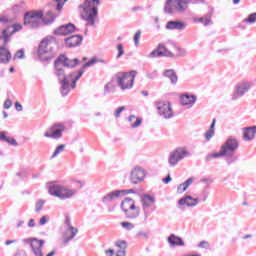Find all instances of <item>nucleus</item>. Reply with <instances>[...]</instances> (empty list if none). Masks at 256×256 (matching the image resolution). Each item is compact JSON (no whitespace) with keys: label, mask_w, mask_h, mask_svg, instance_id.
<instances>
[{"label":"nucleus","mask_w":256,"mask_h":256,"mask_svg":"<svg viewBox=\"0 0 256 256\" xmlns=\"http://www.w3.org/2000/svg\"><path fill=\"white\" fill-rule=\"evenodd\" d=\"M79 65V59H69L65 55H61L56 61H55V69H56V75L61 83V94L63 97L65 95H69V92L72 89H75L77 86V81L81 79L83 76V70L74 71L68 75H65V68L64 67H77Z\"/></svg>","instance_id":"nucleus-1"},{"label":"nucleus","mask_w":256,"mask_h":256,"mask_svg":"<svg viewBox=\"0 0 256 256\" xmlns=\"http://www.w3.org/2000/svg\"><path fill=\"white\" fill-rule=\"evenodd\" d=\"M57 18V15L53 14L52 11H48L46 15L43 17V11H31L27 12L24 15V25L29 27V29H37V27H41L44 25H51L53 21Z\"/></svg>","instance_id":"nucleus-2"},{"label":"nucleus","mask_w":256,"mask_h":256,"mask_svg":"<svg viewBox=\"0 0 256 256\" xmlns=\"http://www.w3.org/2000/svg\"><path fill=\"white\" fill-rule=\"evenodd\" d=\"M99 0H85L82 5L79 6L81 18L86 21V25L91 27L95 26V19H97Z\"/></svg>","instance_id":"nucleus-3"},{"label":"nucleus","mask_w":256,"mask_h":256,"mask_svg":"<svg viewBox=\"0 0 256 256\" xmlns=\"http://www.w3.org/2000/svg\"><path fill=\"white\" fill-rule=\"evenodd\" d=\"M47 188L49 195L57 197L61 201L71 199V197H75V195H77V190L55 182L49 183Z\"/></svg>","instance_id":"nucleus-4"},{"label":"nucleus","mask_w":256,"mask_h":256,"mask_svg":"<svg viewBox=\"0 0 256 256\" xmlns=\"http://www.w3.org/2000/svg\"><path fill=\"white\" fill-rule=\"evenodd\" d=\"M135 77H137V71H130V72H118L115 74L114 79L122 89V91H125L126 89H133V83L135 81Z\"/></svg>","instance_id":"nucleus-5"},{"label":"nucleus","mask_w":256,"mask_h":256,"mask_svg":"<svg viewBox=\"0 0 256 256\" xmlns=\"http://www.w3.org/2000/svg\"><path fill=\"white\" fill-rule=\"evenodd\" d=\"M140 203L143 211V223L147 224L151 213L157 209L155 207V198L149 194H142L140 196Z\"/></svg>","instance_id":"nucleus-6"},{"label":"nucleus","mask_w":256,"mask_h":256,"mask_svg":"<svg viewBox=\"0 0 256 256\" xmlns=\"http://www.w3.org/2000/svg\"><path fill=\"white\" fill-rule=\"evenodd\" d=\"M191 0H167L164 11L165 13L173 14L175 11L177 13H185L189 9Z\"/></svg>","instance_id":"nucleus-7"},{"label":"nucleus","mask_w":256,"mask_h":256,"mask_svg":"<svg viewBox=\"0 0 256 256\" xmlns=\"http://www.w3.org/2000/svg\"><path fill=\"white\" fill-rule=\"evenodd\" d=\"M53 41H55V38L47 37L40 42L38 48V55L41 59H44V61H49L53 59V53H51L53 49Z\"/></svg>","instance_id":"nucleus-8"},{"label":"nucleus","mask_w":256,"mask_h":256,"mask_svg":"<svg viewBox=\"0 0 256 256\" xmlns=\"http://www.w3.org/2000/svg\"><path fill=\"white\" fill-rule=\"evenodd\" d=\"M185 157H191V152L187 147H178L174 151L170 152L168 157V163L170 167H175L179 164V161H183Z\"/></svg>","instance_id":"nucleus-9"},{"label":"nucleus","mask_w":256,"mask_h":256,"mask_svg":"<svg viewBox=\"0 0 256 256\" xmlns=\"http://www.w3.org/2000/svg\"><path fill=\"white\" fill-rule=\"evenodd\" d=\"M221 148L224 150L226 157H233L235 155V150L239 149V141L237 138L230 136Z\"/></svg>","instance_id":"nucleus-10"},{"label":"nucleus","mask_w":256,"mask_h":256,"mask_svg":"<svg viewBox=\"0 0 256 256\" xmlns=\"http://www.w3.org/2000/svg\"><path fill=\"white\" fill-rule=\"evenodd\" d=\"M251 87H253V82H240L238 85H236L234 93L232 95V100L237 101L240 97L245 96V93H249L251 90Z\"/></svg>","instance_id":"nucleus-11"},{"label":"nucleus","mask_w":256,"mask_h":256,"mask_svg":"<svg viewBox=\"0 0 256 256\" xmlns=\"http://www.w3.org/2000/svg\"><path fill=\"white\" fill-rule=\"evenodd\" d=\"M156 108L160 117L164 119H173V108H171V103L169 102H157Z\"/></svg>","instance_id":"nucleus-12"},{"label":"nucleus","mask_w":256,"mask_h":256,"mask_svg":"<svg viewBox=\"0 0 256 256\" xmlns=\"http://www.w3.org/2000/svg\"><path fill=\"white\" fill-rule=\"evenodd\" d=\"M145 177H147V170L140 166L134 167L130 173V181L133 185L141 183L145 180Z\"/></svg>","instance_id":"nucleus-13"},{"label":"nucleus","mask_w":256,"mask_h":256,"mask_svg":"<svg viewBox=\"0 0 256 256\" xmlns=\"http://www.w3.org/2000/svg\"><path fill=\"white\" fill-rule=\"evenodd\" d=\"M64 131L65 126L63 124H55L44 133V137H47L48 139H61Z\"/></svg>","instance_id":"nucleus-14"},{"label":"nucleus","mask_w":256,"mask_h":256,"mask_svg":"<svg viewBox=\"0 0 256 256\" xmlns=\"http://www.w3.org/2000/svg\"><path fill=\"white\" fill-rule=\"evenodd\" d=\"M155 57H175V54L169 51L165 45L159 44L155 50L147 55L148 59H155Z\"/></svg>","instance_id":"nucleus-15"},{"label":"nucleus","mask_w":256,"mask_h":256,"mask_svg":"<svg viewBox=\"0 0 256 256\" xmlns=\"http://www.w3.org/2000/svg\"><path fill=\"white\" fill-rule=\"evenodd\" d=\"M24 243H28V245H30L35 256H43V251L41 247L45 245V240H39L37 238H28L24 240Z\"/></svg>","instance_id":"nucleus-16"},{"label":"nucleus","mask_w":256,"mask_h":256,"mask_svg":"<svg viewBox=\"0 0 256 256\" xmlns=\"http://www.w3.org/2000/svg\"><path fill=\"white\" fill-rule=\"evenodd\" d=\"M123 195H125V190L109 192L102 198V203H112V201H117V199H120Z\"/></svg>","instance_id":"nucleus-17"},{"label":"nucleus","mask_w":256,"mask_h":256,"mask_svg":"<svg viewBox=\"0 0 256 256\" xmlns=\"http://www.w3.org/2000/svg\"><path fill=\"white\" fill-rule=\"evenodd\" d=\"M165 28L168 31H185L187 29V23L183 21H168Z\"/></svg>","instance_id":"nucleus-18"},{"label":"nucleus","mask_w":256,"mask_h":256,"mask_svg":"<svg viewBox=\"0 0 256 256\" xmlns=\"http://www.w3.org/2000/svg\"><path fill=\"white\" fill-rule=\"evenodd\" d=\"M75 31V25L68 23L54 30V35H71Z\"/></svg>","instance_id":"nucleus-19"},{"label":"nucleus","mask_w":256,"mask_h":256,"mask_svg":"<svg viewBox=\"0 0 256 256\" xmlns=\"http://www.w3.org/2000/svg\"><path fill=\"white\" fill-rule=\"evenodd\" d=\"M178 205H186V207H197V205H199V198H194L191 195H187L178 201Z\"/></svg>","instance_id":"nucleus-20"},{"label":"nucleus","mask_w":256,"mask_h":256,"mask_svg":"<svg viewBox=\"0 0 256 256\" xmlns=\"http://www.w3.org/2000/svg\"><path fill=\"white\" fill-rule=\"evenodd\" d=\"M65 45L66 47L73 48V47H79L83 41V37L80 35H73L70 37L65 38Z\"/></svg>","instance_id":"nucleus-21"},{"label":"nucleus","mask_w":256,"mask_h":256,"mask_svg":"<svg viewBox=\"0 0 256 256\" xmlns=\"http://www.w3.org/2000/svg\"><path fill=\"white\" fill-rule=\"evenodd\" d=\"M79 233V230L68 224V227L64 233V243L67 244L72 239H75V236Z\"/></svg>","instance_id":"nucleus-22"},{"label":"nucleus","mask_w":256,"mask_h":256,"mask_svg":"<svg viewBox=\"0 0 256 256\" xmlns=\"http://www.w3.org/2000/svg\"><path fill=\"white\" fill-rule=\"evenodd\" d=\"M244 141H253L256 135V126L245 127L242 129Z\"/></svg>","instance_id":"nucleus-23"},{"label":"nucleus","mask_w":256,"mask_h":256,"mask_svg":"<svg viewBox=\"0 0 256 256\" xmlns=\"http://www.w3.org/2000/svg\"><path fill=\"white\" fill-rule=\"evenodd\" d=\"M180 101L181 104L184 105V107H193V105H195V102L197 101V97L191 94H183L180 97Z\"/></svg>","instance_id":"nucleus-24"},{"label":"nucleus","mask_w":256,"mask_h":256,"mask_svg":"<svg viewBox=\"0 0 256 256\" xmlns=\"http://www.w3.org/2000/svg\"><path fill=\"white\" fill-rule=\"evenodd\" d=\"M170 247H184L185 241L183 238L176 236L175 234H171L167 239Z\"/></svg>","instance_id":"nucleus-25"},{"label":"nucleus","mask_w":256,"mask_h":256,"mask_svg":"<svg viewBox=\"0 0 256 256\" xmlns=\"http://www.w3.org/2000/svg\"><path fill=\"white\" fill-rule=\"evenodd\" d=\"M11 57L12 55L9 49L7 48L0 49V63H2L3 65L9 64V62L11 61Z\"/></svg>","instance_id":"nucleus-26"},{"label":"nucleus","mask_w":256,"mask_h":256,"mask_svg":"<svg viewBox=\"0 0 256 256\" xmlns=\"http://www.w3.org/2000/svg\"><path fill=\"white\" fill-rule=\"evenodd\" d=\"M212 17L213 13L210 12L203 17L194 18V23H201L204 27H207L208 25H213V21L211 20Z\"/></svg>","instance_id":"nucleus-27"},{"label":"nucleus","mask_w":256,"mask_h":256,"mask_svg":"<svg viewBox=\"0 0 256 256\" xmlns=\"http://www.w3.org/2000/svg\"><path fill=\"white\" fill-rule=\"evenodd\" d=\"M163 75L170 80V83H172V85H177V81H179V78L177 77V73L175 72V70H164Z\"/></svg>","instance_id":"nucleus-28"},{"label":"nucleus","mask_w":256,"mask_h":256,"mask_svg":"<svg viewBox=\"0 0 256 256\" xmlns=\"http://www.w3.org/2000/svg\"><path fill=\"white\" fill-rule=\"evenodd\" d=\"M193 181H195V178L190 177L188 178L184 183H181L178 187H177V193L178 194H183L185 193V191L187 189H189V187H191V185H193Z\"/></svg>","instance_id":"nucleus-29"},{"label":"nucleus","mask_w":256,"mask_h":256,"mask_svg":"<svg viewBox=\"0 0 256 256\" xmlns=\"http://www.w3.org/2000/svg\"><path fill=\"white\" fill-rule=\"evenodd\" d=\"M124 213L127 219H137V217L141 215V208L134 206V208H130L128 211Z\"/></svg>","instance_id":"nucleus-30"},{"label":"nucleus","mask_w":256,"mask_h":256,"mask_svg":"<svg viewBox=\"0 0 256 256\" xmlns=\"http://www.w3.org/2000/svg\"><path fill=\"white\" fill-rule=\"evenodd\" d=\"M135 206V200L131 198H125L121 203V209L125 213L126 211H129V209H133Z\"/></svg>","instance_id":"nucleus-31"},{"label":"nucleus","mask_w":256,"mask_h":256,"mask_svg":"<svg viewBox=\"0 0 256 256\" xmlns=\"http://www.w3.org/2000/svg\"><path fill=\"white\" fill-rule=\"evenodd\" d=\"M217 120L214 118L212 120V124L210 125V128L205 132L204 137L206 141H211L213 137H215V123Z\"/></svg>","instance_id":"nucleus-32"},{"label":"nucleus","mask_w":256,"mask_h":256,"mask_svg":"<svg viewBox=\"0 0 256 256\" xmlns=\"http://www.w3.org/2000/svg\"><path fill=\"white\" fill-rule=\"evenodd\" d=\"M9 37L8 30H3L2 35L0 36V49H7Z\"/></svg>","instance_id":"nucleus-33"},{"label":"nucleus","mask_w":256,"mask_h":256,"mask_svg":"<svg viewBox=\"0 0 256 256\" xmlns=\"http://www.w3.org/2000/svg\"><path fill=\"white\" fill-rule=\"evenodd\" d=\"M128 122L130 123V127L132 129H137V127L141 126V123H143V119L136 117L135 115H131L128 118Z\"/></svg>","instance_id":"nucleus-34"},{"label":"nucleus","mask_w":256,"mask_h":256,"mask_svg":"<svg viewBox=\"0 0 256 256\" xmlns=\"http://www.w3.org/2000/svg\"><path fill=\"white\" fill-rule=\"evenodd\" d=\"M219 157H227V154L225 153V150H223L222 147L220 148L219 152L209 154L207 156V161H211V159H218Z\"/></svg>","instance_id":"nucleus-35"},{"label":"nucleus","mask_w":256,"mask_h":256,"mask_svg":"<svg viewBox=\"0 0 256 256\" xmlns=\"http://www.w3.org/2000/svg\"><path fill=\"white\" fill-rule=\"evenodd\" d=\"M22 26L20 24H15L13 26H9L4 31H8V35H13V33H17V31H21Z\"/></svg>","instance_id":"nucleus-36"},{"label":"nucleus","mask_w":256,"mask_h":256,"mask_svg":"<svg viewBox=\"0 0 256 256\" xmlns=\"http://www.w3.org/2000/svg\"><path fill=\"white\" fill-rule=\"evenodd\" d=\"M64 151H65V144L59 145V146L55 149V151H54V153L52 154L51 158H52V159H55V157H57L60 153H63Z\"/></svg>","instance_id":"nucleus-37"},{"label":"nucleus","mask_w":256,"mask_h":256,"mask_svg":"<svg viewBox=\"0 0 256 256\" xmlns=\"http://www.w3.org/2000/svg\"><path fill=\"white\" fill-rule=\"evenodd\" d=\"M244 23H249L250 25L256 23V12L250 14L246 19H244Z\"/></svg>","instance_id":"nucleus-38"},{"label":"nucleus","mask_w":256,"mask_h":256,"mask_svg":"<svg viewBox=\"0 0 256 256\" xmlns=\"http://www.w3.org/2000/svg\"><path fill=\"white\" fill-rule=\"evenodd\" d=\"M121 227H123V229H126V231H131L135 229V225L131 222H122Z\"/></svg>","instance_id":"nucleus-39"},{"label":"nucleus","mask_w":256,"mask_h":256,"mask_svg":"<svg viewBox=\"0 0 256 256\" xmlns=\"http://www.w3.org/2000/svg\"><path fill=\"white\" fill-rule=\"evenodd\" d=\"M43 205H45V200H38L35 204V211L39 213L43 209Z\"/></svg>","instance_id":"nucleus-40"},{"label":"nucleus","mask_w":256,"mask_h":256,"mask_svg":"<svg viewBox=\"0 0 256 256\" xmlns=\"http://www.w3.org/2000/svg\"><path fill=\"white\" fill-rule=\"evenodd\" d=\"M97 57L92 58L91 60H89L88 62H86L85 64H83L82 69H85L87 67H92V65H95L97 63Z\"/></svg>","instance_id":"nucleus-41"},{"label":"nucleus","mask_w":256,"mask_h":256,"mask_svg":"<svg viewBox=\"0 0 256 256\" xmlns=\"http://www.w3.org/2000/svg\"><path fill=\"white\" fill-rule=\"evenodd\" d=\"M117 51H118L117 59H120V57H123V55H125V50L123 48V44L120 43L117 45Z\"/></svg>","instance_id":"nucleus-42"},{"label":"nucleus","mask_w":256,"mask_h":256,"mask_svg":"<svg viewBox=\"0 0 256 256\" xmlns=\"http://www.w3.org/2000/svg\"><path fill=\"white\" fill-rule=\"evenodd\" d=\"M13 59H25V51L23 49L18 50Z\"/></svg>","instance_id":"nucleus-43"},{"label":"nucleus","mask_w":256,"mask_h":256,"mask_svg":"<svg viewBox=\"0 0 256 256\" xmlns=\"http://www.w3.org/2000/svg\"><path fill=\"white\" fill-rule=\"evenodd\" d=\"M139 39H141V30H138L134 35V45L139 47Z\"/></svg>","instance_id":"nucleus-44"},{"label":"nucleus","mask_w":256,"mask_h":256,"mask_svg":"<svg viewBox=\"0 0 256 256\" xmlns=\"http://www.w3.org/2000/svg\"><path fill=\"white\" fill-rule=\"evenodd\" d=\"M54 1L57 4L56 11H61V9H63V5H65V2L67 0H54Z\"/></svg>","instance_id":"nucleus-45"},{"label":"nucleus","mask_w":256,"mask_h":256,"mask_svg":"<svg viewBox=\"0 0 256 256\" xmlns=\"http://www.w3.org/2000/svg\"><path fill=\"white\" fill-rule=\"evenodd\" d=\"M5 143H8V145H12L13 147H17V145H19L17 143V140H15V138H11V137L6 138Z\"/></svg>","instance_id":"nucleus-46"},{"label":"nucleus","mask_w":256,"mask_h":256,"mask_svg":"<svg viewBox=\"0 0 256 256\" xmlns=\"http://www.w3.org/2000/svg\"><path fill=\"white\" fill-rule=\"evenodd\" d=\"M116 247H118L120 250L127 249V242L125 241H118L115 243Z\"/></svg>","instance_id":"nucleus-47"},{"label":"nucleus","mask_w":256,"mask_h":256,"mask_svg":"<svg viewBox=\"0 0 256 256\" xmlns=\"http://www.w3.org/2000/svg\"><path fill=\"white\" fill-rule=\"evenodd\" d=\"M123 111H125V106L119 107V108L114 112V116L116 117V119H119V117H121V113H123Z\"/></svg>","instance_id":"nucleus-48"},{"label":"nucleus","mask_w":256,"mask_h":256,"mask_svg":"<svg viewBox=\"0 0 256 256\" xmlns=\"http://www.w3.org/2000/svg\"><path fill=\"white\" fill-rule=\"evenodd\" d=\"M200 249H209V242L208 241H201L198 245Z\"/></svg>","instance_id":"nucleus-49"},{"label":"nucleus","mask_w":256,"mask_h":256,"mask_svg":"<svg viewBox=\"0 0 256 256\" xmlns=\"http://www.w3.org/2000/svg\"><path fill=\"white\" fill-rule=\"evenodd\" d=\"M7 135H9V132L7 131H1L0 132V141H6L7 140Z\"/></svg>","instance_id":"nucleus-50"},{"label":"nucleus","mask_w":256,"mask_h":256,"mask_svg":"<svg viewBox=\"0 0 256 256\" xmlns=\"http://www.w3.org/2000/svg\"><path fill=\"white\" fill-rule=\"evenodd\" d=\"M12 105H13V102H11L10 99H7L4 102V109H11Z\"/></svg>","instance_id":"nucleus-51"},{"label":"nucleus","mask_w":256,"mask_h":256,"mask_svg":"<svg viewBox=\"0 0 256 256\" xmlns=\"http://www.w3.org/2000/svg\"><path fill=\"white\" fill-rule=\"evenodd\" d=\"M49 221V216H43L40 218L39 225H46V223Z\"/></svg>","instance_id":"nucleus-52"},{"label":"nucleus","mask_w":256,"mask_h":256,"mask_svg":"<svg viewBox=\"0 0 256 256\" xmlns=\"http://www.w3.org/2000/svg\"><path fill=\"white\" fill-rule=\"evenodd\" d=\"M176 49L178 51L177 57H183L186 55V52L184 49H182V48H176Z\"/></svg>","instance_id":"nucleus-53"},{"label":"nucleus","mask_w":256,"mask_h":256,"mask_svg":"<svg viewBox=\"0 0 256 256\" xmlns=\"http://www.w3.org/2000/svg\"><path fill=\"white\" fill-rule=\"evenodd\" d=\"M137 237H144L145 239H149V234L147 232H138Z\"/></svg>","instance_id":"nucleus-54"},{"label":"nucleus","mask_w":256,"mask_h":256,"mask_svg":"<svg viewBox=\"0 0 256 256\" xmlns=\"http://www.w3.org/2000/svg\"><path fill=\"white\" fill-rule=\"evenodd\" d=\"M16 111H23V105L19 102H15Z\"/></svg>","instance_id":"nucleus-55"},{"label":"nucleus","mask_w":256,"mask_h":256,"mask_svg":"<svg viewBox=\"0 0 256 256\" xmlns=\"http://www.w3.org/2000/svg\"><path fill=\"white\" fill-rule=\"evenodd\" d=\"M162 181L167 185L169 182H171V175H168L166 178H163Z\"/></svg>","instance_id":"nucleus-56"},{"label":"nucleus","mask_w":256,"mask_h":256,"mask_svg":"<svg viewBox=\"0 0 256 256\" xmlns=\"http://www.w3.org/2000/svg\"><path fill=\"white\" fill-rule=\"evenodd\" d=\"M105 253L107 256H113L115 254V251H113V249H109V250H106Z\"/></svg>","instance_id":"nucleus-57"},{"label":"nucleus","mask_w":256,"mask_h":256,"mask_svg":"<svg viewBox=\"0 0 256 256\" xmlns=\"http://www.w3.org/2000/svg\"><path fill=\"white\" fill-rule=\"evenodd\" d=\"M28 227H35V219H30L29 220Z\"/></svg>","instance_id":"nucleus-58"},{"label":"nucleus","mask_w":256,"mask_h":256,"mask_svg":"<svg viewBox=\"0 0 256 256\" xmlns=\"http://www.w3.org/2000/svg\"><path fill=\"white\" fill-rule=\"evenodd\" d=\"M125 250H118L116 256H125Z\"/></svg>","instance_id":"nucleus-59"},{"label":"nucleus","mask_w":256,"mask_h":256,"mask_svg":"<svg viewBox=\"0 0 256 256\" xmlns=\"http://www.w3.org/2000/svg\"><path fill=\"white\" fill-rule=\"evenodd\" d=\"M23 225H25V221L20 220V221L17 222L16 227L19 229V227H23Z\"/></svg>","instance_id":"nucleus-60"},{"label":"nucleus","mask_w":256,"mask_h":256,"mask_svg":"<svg viewBox=\"0 0 256 256\" xmlns=\"http://www.w3.org/2000/svg\"><path fill=\"white\" fill-rule=\"evenodd\" d=\"M13 243H17V240H7L5 242V245L9 246V245H13Z\"/></svg>","instance_id":"nucleus-61"},{"label":"nucleus","mask_w":256,"mask_h":256,"mask_svg":"<svg viewBox=\"0 0 256 256\" xmlns=\"http://www.w3.org/2000/svg\"><path fill=\"white\" fill-rule=\"evenodd\" d=\"M8 19L5 16H0V23H7Z\"/></svg>","instance_id":"nucleus-62"},{"label":"nucleus","mask_w":256,"mask_h":256,"mask_svg":"<svg viewBox=\"0 0 256 256\" xmlns=\"http://www.w3.org/2000/svg\"><path fill=\"white\" fill-rule=\"evenodd\" d=\"M74 183L77 184L78 189H81V187H83V182L81 181H74Z\"/></svg>","instance_id":"nucleus-63"},{"label":"nucleus","mask_w":256,"mask_h":256,"mask_svg":"<svg viewBox=\"0 0 256 256\" xmlns=\"http://www.w3.org/2000/svg\"><path fill=\"white\" fill-rule=\"evenodd\" d=\"M97 63H103L104 65H107V61L101 58H97Z\"/></svg>","instance_id":"nucleus-64"}]
</instances>
